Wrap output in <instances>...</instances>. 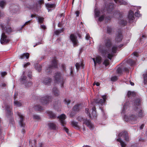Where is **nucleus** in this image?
Here are the masks:
<instances>
[{
	"label": "nucleus",
	"mask_w": 147,
	"mask_h": 147,
	"mask_svg": "<svg viewBox=\"0 0 147 147\" xmlns=\"http://www.w3.org/2000/svg\"><path fill=\"white\" fill-rule=\"evenodd\" d=\"M102 13H103V15L100 16H99L98 18V21L101 22L103 20L105 17V20H110L111 18L113 17V16H112V17H111V16H106V15H107V14H106V13L104 12Z\"/></svg>",
	"instance_id": "nucleus-21"
},
{
	"label": "nucleus",
	"mask_w": 147,
	"mask_h": 147,
	"mask_svg": "<svg viewBox=\"0 0 147 147\" xmlns=\"http://www.w3.org/2000/svg\"><path fill=\"white\" fill-rule=\"evenodd\" d=\"M30 63L29 62H28L24 64V67H27L28 66L30 65Z\"/></svg>",
	"instance_id": "nucleus-60"
},
{
	"label": "nucleus",
	"mask_w": 147,
	"mask_h": 147,
	"mask_svg": "<svg viewBox=\"0 0 147 147\" xmlns=\"http://www.w3.org/2000/svg\"><path fill=\"white\" fill-rule=\"evenodd\" d=\"M71 124L74 127H77L78 123L75 121H73L71 122Z\"/></svg>",
	"instance_id": "nucleus-54"
},
{
	"label": "nucleus",
	"mask_w": 147,
	"mask_h": 147,
	"mask_svg": "<svg viewBox=\"0 0 147 147\" xmlns=\"http://www.w3.org/2000/svg\"><path fill=\"white\" fill-rule=\"evenodd\" d=\"M0 86L2 87H5L6 86V84L4 82H3L1 83Z\"/></svg>",
	"instance_id": "nucleus-61"
},
{
	"label": "nucleus",
	"mask_w": 147,
	"mask_h": 147,
	"mask_svg": "<svg viewBox=\"0 0 147 147\" xmlns=\"http://www.w3.org/2000/svg\"><path fill=\"white\" fill-rule=\"evenodd\" d=\"M57 118L59 119V121L62 126H63V129L67 134L69 133L68 129L65 127V125L66 123L65 119L66 116L64 114H62L58 116Z\"/></svg>",
	"instance_id": "nucleus-8"
},
{
	"label": "nucleus",
	"mask_w": 147,
	"mask_h": 147,
	"mask_svg": "<svg viewBox=\"0 0 147 147\" xmlns=\"http://www.w3.org/2000/svg\"><path fill=\"white\" fill-rule=\"evenodd\" d=\"M55 81L56 82L60 84L61 88L63 87L64 81L61 73L58 72L54 76Z\"/></svg>",
	"instance_id": "nucleus-7"
},
{
	"label": "nucleus",
	"mask_w": 147,
	"mask_h": 147,
	"mask_svg": "<svg viewBox=\"0 0 147 147\" xmlns=\"http://www.w3.org/2000/svg\"><path fill=\"white\" fill-rule=\"evenodd\" d=\"M130 104L129 101H126L123 106L121 114L124 121L134 124L137 123L138 117L141 118L144 116V113L141 109L138 108L141 105L140 99L133 101L132 105L133 110H130Z\"/></svg>",
	"instance_id": "nucleus-1"
},
{
	"label": "nucleus",
	"mask_w": 147,
	"mask_h": 147,
	"mask_svg": "<svg viewBox=\"0 0 147 147\" xmlns=\"http://www.w3.org/2000/svg\"><path fill=\"white\" fill-rule=\"evenodd\" d=\"M100 108L101 111L102 113V119L103 120H105L107 118V116L104 110L101 107H100Z\"/></svg>",
	"instance_id": "nucleus-38"
},
{
	"label": "nucleus",
	"mask_w": 147,
	"mask_h": 147,
	"mask_svg": "<svg viewBox=\"0 0 147 147\" xmlns=\"http://www.w3.org/2000/svg\"><path fill=\"white\" fill-rule=\"evenodd\" d=\"M146 36L144 35H143L141 37L139 40V41L140 42V43H142L144 40L146 39Z\"/></svg>",
	"instance_id": "nucleus-41"
},
{
	"label": "nucleus",
	"mask_w": 147,
	"mask_h": 147,
	"mask_svg": "<svg viewBox=\"0 0 147 147\" xmlns=\"http://www.w3.org/2000/svg\"><path fill=\"white\" fill-rule=\"evenodd\" d=\"M43 42H42L41 41L40 42H39L36 44L34 46V47H35L36 46L39 45L40 44H42Z\"/></svg>",
	"instance_id": "nucleus-59"
},
{
	"label": "nucleus",
	"mask_w": 147,
	"mask_h": 147,
	"mask_svg": "<svg viewBox=\"0 0 147 147\" xmlns=\"http://www.w3.org/2000/svg\"><path fill=\"white\" fill-rule=\"evenodd\" d=\"M51 96H46L41 97L39 100L42 105H45L51 101Z\"/></svg>",
	"instance_id": "nucleus-15"
},
{
	"label": "nucleus",
	"mask_w": 147,
	"mask_h": 147,
	"mask_svg": "<svg viewBox=\"0 0 147 147\" xmlns=\"http://www.w3.org/2000/svg\"><path fill=\"white\" fill-rule=\"evenodd\" d=\"M77 120L80 122H83V124H86L90 129L93 130L94 127L90 121L86 118H84L81 116H79L77 118Z\"/></svg>",
	"instance_id": "nucleus-6"
},
{
	"label": "nucleus",
	"mask_w": 147,
	"mask_h": 147,
	"mask_svg": "<svg viewBox=\"0 0 147 147\" xmlns=\"http://www.w3.org/2000/svg\"><path fill=\"white\" fill-rule=\"evenodd\" d=\"M34 109L35 111H41L44 109L41 106L39 105L35 106L34 107Z\"/></svg>",
	"instance_id": "nucleus-35"
},
{
	"label": "nucleus",
	"mask_w": 147,
	"mask_h": 147,
	"mask_svg": "<svg viewBox=\"0 0 147 147\" xmlns=\"http://www.w3.org/2000/svg\"><path fill=\"white\" fill-rule=\"evenodd\" d=\"M7 74V73L5 72H3L1 73V75L2 76H4L5 75Z\"/></svg>",
	"instance_id": "nucleus-63"
},
{
	"label": "nucleus",
	"mask_w": 147,
	"mask_h": 147,
	"mask_svg": "<svg viewBox=\"0 0 147 147\" xmlns=\"http://www.w3.org/2000/svg\"><path fill=\"white\" fill-rule=\"evenodd\" d=\"M48 126L49 128L51 129L55 130L56 129V125L53 123H48Z\"/></svg>",
	"instance_id": "nucleus-36"
},
{
	"label": "nucleus",
	"mask_w": 147,
	"mask_h": 147,
	"mask_svg": "<svg viewBox=\"0 0 147 147\" xmlns=\"http://www.w3.org/2000/svg\"><path fill=\"white\" fill-rule=\"evenodd\" d=\"M10 40V38L6 35L5 32L3 31L0 40L1 43L2 45H5L8 43Z\"/></svg>",
	"instance_id": "nucleus-10"
},
{
	"label": "nucleus",
	"mask_w": 147,
	"mask_h": 147,
	"mask_svg": "<svg viewBox=\"0 0 147 147\" xmlns=\"http://www.w3.org/2000/svg\"><path fill=\"white\" fill-rule=\"evenodd\" d=\"M135 19L134 12L131 10L129 11L127 16L128 22L129 23L134 22L135 21Z\"/></svg>",
	"instance_id": "nucleus-17"
},
{
	"label": "nucleus",
	"mask_w": 147,
	"mask_h": 147,
	"mask_svg": "<svg viewBox=\"0 0 147 147\" xmlns=\"http://www.w3.org/2000/svg\"><path fill=\"white\" fill-rule=\"evenodd\" d=\"M117 73L118 74H121L122 73L123 70L120 68H118L116 71Z\"/></svg>",
	"instance_id": "nucleus-48"
},
{
	"label": "nucleus",
	"mask_w": 147,
	"mask_h": 147,
	"mask_svg": "<svg viewBox=\"0 0 147 147\" xmlns=\"http://www.w3.org/2000/svg\"><path fill=\"white\" fill-rule=\"evenodd\" d=\"M112 29L111 26H108L107 27V32L109 34L111 33Z\"/></svg>",
	"instance_id": "nucleus-44"
},
{
	"label": "nucleus",
	"mask_w": 147,
	"mask_h": 147,
	"mask_svg": "<svg viewBox=\"0 0 147 147\" xmlns=\"http://www.w3.org/2000/svg\"><path fill=\"white\" fill-rule=\"evenodd\" d=\"M29 54L28 53H23L20 56L19 58L21 59H23L25 57L28 59L29 57Z\"/></svg>",
	"instance_id": "nucleus-37"
},
{
	"label": "nucleus",
	"mask_w": 147,
	"mask_h": 147,
	"mask_svg": "<svg viewBox=\"0 0 147 147\" xmlns=\"http://www.w3.org/2000/svg\"><path fill=\"white\" fill-rule=\"evenodd\" d=\"M123 71H129V69L126 67H124L123 69Z\"/></svg>",
	"instance_id": "nucleus-62"
},
{
	"label": "nucleus",
	"mask_w": 147,
	"mask_h": 147,
	"mask_svg": "<svg viewBox=\"0 0 147 147\" xmlns=\"http://www.w3.org/2000/svg\"><path fill=\"white\" fill-rule=\"evenodd\" d=\"M0 26L2 30H3L4 28H5V32L8 34H9L11 33L13 31V28L9 26L5 27V25L3 23L0 24Z\"/></svg>",
	"instance_id": "nucleus-16"
},
{
	"label": "nucleus",
	"mask_w": 147,
	"mask_h": 147,
	"mask_svg": "<svg viewBox=\"0 0 147 147\" xmlns=\"http://www.w3.org/2000/svg\"><path fill=\"white\" fill-rule=\"evenodd\" d=\"M64 101L65 104H67V105L69 104L70 102V100L69 99H65L64 100Z\"/></svg>",
	"instance_id": "nucleus-50"
},
{
	"label": "nucleus",
	"mask_w": 147,
	"mask_h": 147,
	"mask_svg": "<svg viewBox=\"0 0 147 147\" xmlns=\"http://www.w3.org/2000/svg\"><path fill=\"white\" fill-rule=\"evenodd\" d=\"M70 38L74 46L78 45V41L77 39V36L74 34H72L70 35Z\"/></svg>",
	"instance_id": "nucleus-19"
},
{
	"label": "nucleus",
	"mask_w": 147,
	"mask_h": 147,
	"mask_svg": "<svg viewBox=\"0 0 147 147\" xmlns=\"http://www.w3.org/2000/svg\"><path fill=\"white\" fill-rule=\"evenodd\" d=\"M42 83L46 85H50L52 81V79L49 77L43 78H42Z\"/></svg>",
	"instance_id": "nucleus-23"
},
{
	"label": "nucleus",
	"mask_w": 147,
	"mask_h": 147,
	"mask_svg": "<svg viewBox=\"0 0 147 147\" xmlns=\"http://www.w3.org/2000/svg\"><path fill=\"white\" fill-rule=\"evenodd\" d=\"M18 115L20 118L19 124L21 127H24L25 124L24 123V116L20 113L18 112Z\"/></svg>",
	"instance_id": "nucleus-24"
},
{
	"label": "nucleus",
	"mask_w": 147,
	"mask_h": 147,
	"mask_svg": "<svg viewBox=\"0 0 147 147\" xmlns=\"http://www.w3.org/2000/svg\"><path fill=\"white\" fill-rule=\"evenodd\" d=\"M31 21V20H30L27 22H26L25 23V24L21 26V27L20 28V29L22 30V28H23V27L24 26H25L26 25H28V24H30V23Z\"/></svg>",
	"instance_id": "nucleus-47"
},
{
	"label": "nucleus",
	"mask_w": 147,
	"mask_h": 147,
	"mask_svg": "<svg viewBox=\"0 0 147 147\" xmlns=\"http://www.w3.org/2000/svg\"><path fill=\"white\" fill-rule=\"evenodd\" d=\"M118 79V77L116 76H112L111 78V81L113 82H115Z\"/></svg>",
	"instance_id": "nucleus-42"
},
{
	"label": "nucleus",
	"mask_w": 147,
	"mask_h": 147,
	"mask_svg": "<svg viewBox=\"0 0 147 147\" xmlns=\"http://www.w3.org/2000/svg\"><path fill=\"white\" fill-rule=\"evenodd\" d=\"M40 28L45 30L46 29V26L45 25H41L40 26Z\"/></svg>",
	"instance_id": "nucleus-57"
},
{
	"label": "nucleus",
	"mask_w": 147,
	"mask_h": 147,
	"mask_svg": "<svg viewBox=\"0 0 147 147\" xmlns=\"http://www.w3.org/2000/svg\"><path fill=\"white\" fill-rule=\"evenodd\" d=\"M144 79V84H147V69L146 72L143 74V76Z\"/></svg>",
	"instance_id": "nucleus-39"
},
{
	"label": "nucleus",
	"mask_w": 147,
	"mask_h": 147,
	"mask_svg": "<svg viewBox=\"0 0 147 147\" xmlns=\"http://www.w3.org/2000/svg\"><path fill=\"white\" fill-rule=\"evenodd\" d=\"M75 66L77 71L80 68H84V65L83 63L81 62L76 63Z\"/></svg>",
	"instance_id": "nucleus-32"
},
{
	"label": "nucleus",
	"mask_w": 147,
	"mask_h": 147,
	"mask_svg": "<svg viewBox=\"0 0 147 147\" xmlns=\"http://www.w3.org/2000/svg\"><path fill=\"white\" fill-rule=\"evenodd\" d=\"M3 105H2L3 109H5L6 112V114L7 115H10L11 114V113L10 110V107L7 104H6L4 103Z\"/></svg>",
	"instance_id": "nucleus-22"
},
{
	"label": "nucleus",
	"mask_w": 147,
	"mask_h": 147,
	"mask_svg": "<svg viewBox=\"0 0 147 147\" xmlns=\"http://www.w3.org/2000/svg\"><path fill=\"white\" fill-rule=\"evenodd\" d=\"M135 16L138 17H139L141 16V15L140 14L139 11H138L135 13Z\"/></svg>",
	"instance_id": "nucleus-51"
},
{
	"label": "nucleus",
	"mask_w": 147,
	"mask_h": 147,
	"mask_svg": "<svg viewBox=\"0 0 147 147\" xmlns=\"http://www.w3.org/2000/svg\"><path fill=\"white\" fill-rule=\"evenodd\" d=\"M45 5L49 12L51 11V8H55V4H49L48 3L45 4Z\"/></svg>",
	"instance_id": "nucleus-29"
},
{
	"label": "nucleus",
	"mask_w": 147,
	"mask_h": 147,
	"mask_svg": "<svg viewBox=\"0 0 147 147\" xmlns=\"http://www.w3.org/2000/svg\"><path fill=\"white\" fill-rule=\"evenodd\" d=\"M63 32L62 29H59L57 30H55L54 31V34L56 35H58L60 33Z\"/></svg>",
	"instance_id": "nucleus-43"
},
{
	"label": "nucleus",
	"mask_w": 147,
	"mask_h": 147,
	"mask_svg": "<svg viewBox=\"0 0 147 147\" xmlns=\"http://www.w3.org/2000/svg\"><path fill=\"white\" fill-rule=\"evenodd\" d=\"M36 19L39 24L42 23L44 21V18L40 16L36 17Z\"/></svg>",
	"instance_id": "nucleus-40"
},
{
	"label": "nucleus",
	"mask_w": 147,
	"mask_h": 147,
	"mask_svg": "<svg viewBox=\"0 0 147 147\" xmlns=\"http://www.w3.org/2000/svg\"><path fill=\"white\" fill-rule=\"evenodd\" d=\"M61 67L64 70H65V66L64 64H62L61 65Z\"/></svg>",
	"instance_id": "nucleus-64"
},
{
	"label": "nucleus",
	"mask_w": 147,
	"mask_h": 147,
	"mask_svg": "<svg viewBox=\"0 0 147 147\" xmlns=\"http://www.w3.org/2000/svg\"><path fill=\"white\" fill-rule=\"evenodd\" d=\"M131 147H141L139 146V144L137 143H135L133 144L131 146Z\"/></svg>",
	"instance_id": "nucleus-53"
},
{
	"label": "nucleus",
	"mask_w": 147,
	"mask_h": 147,
	"mask_svg": "<svg viewBox=\"0 0 147 147\" xmlns=\"http://www.w3.org/2000/svg\"><path fill=\"white\" fill-rule=\"evenodd\" d=\"M96 108L93 107L92 108V115H90L89 112V109L88 108L85 109V112L89 116V117L93 119H95L97 117V115L96 111Z\"/></svg>",
	"instance_id": "nucleus-11"
},
{
	"label": "nucleus",
	"mask_w": 147,
	"mask_h": 147,
	"mask_svg": "<svg viewBox=\"0 0 147 147\" xmlns=\"http://www.w3.org/2000/svg\"><path fill=\"white\" fill-rule=\"evenodd\" d=\"M20 82L21 83L24 84L26 88L30 86L32 84V83L30 80L28 81L26 77L25 76L22 77L20 79Z\"/></svg>",
	"instance_id": "nucleus-13"
},
{
	"label": "nucleus",
	"mask_w": 147,
	"mask_h": 147,
	"mask_svg": "<svg viewBox=\"0 0 147 147\" xmlns=\"http://www.w3.org/2000/svg\"><path fill=\"white\" fill-rule=\"evenodd\" d=\"M86 39L87 40H88L90 38V37L88 34H86L85 37Z\"/></svg>",
	"instance_id": "nucleus-56"
},
{
	"label": "nucleus",
	"mask_w": 147,
	"mask_h": 147,
	"mask_svg": "<svg viewBox=\"0 0 147 147\" xmlns=\"http://www.w3.org/2000/svg\"><path fill=\"white\" fill-rule=\"evenodd\" d=\"M57 63L55 59L52 60L51 65H49L45 71L48 74H49L52 72L53 68H57Z\"/></svg>",
	"instance_id": "nucleus-9"
},
{
	"label": "nucleus",
	"mask_w": 147,
	"mask_h": 147,
	"mask_svg": "<svg viewBox=\"0 0 147 147\" xmlns=\"http://www.w3.org/2000/svg\"><path fill=\"white\" fill-rule=\"evenodd\" d=\"M27 75L29 78L31 79L32 77V72L30 71H29L28 72Z\"/></svg>",
	"instance_id": "nucleus-55"
},
{
	"label": "nucleus",
	"mask_w": 147,
	"mask_h": 147,
	"mask_svg": "<svg viewBox=\"0 0 147 147\" xmlns=\"http://www.w3.org/2000/svg\"><path fill=\"white\" fill-rule=\"evenodd\" d=\"M6 4V1L5 0H2L0 1V7L2 8H3ZM2 15L0 11V19L2 17Z\"/></svg>",
	"instance_id": "nucleus-33"
},
{
	"label": "nucleus",
	"mask_w": 147,
	"mask_h": 147,
	"mask_svg": "<svg viewBox=\"0 0 147 147\" xmlns=\"http://www.w3.org/2000/svg\"><path fill=\"white\" fill-rule=\"evenodd\" d=\"M123 39V36L121 33V29L118 30L116 34L115 38V41L117 42H121Z\"/></svg>",
	"instance_id": "nucleus-20"
},
{
	"label": "nucleus",
	"mask_w": 147,
	"mask_h": 147,
	"mask_svg": "<svg viewBox=\"0 0 147 147\" xmlns=\"http://www.w3.org/2000/svg\"><path fill=\"white\" fill-rule=\"evenodd\" d=\"M94 17L96 20L97 18L99 17L100 15V12L97 7L95 6L94 10Z\"/></svg>",
	"instance_id": "nucleus-27"
},
{
	"label": "nucleus",
	"mask_w": 147,
	"mask_h": 147,
	"mask_svg": "<svg viewBox=\"0 0 147 147\" xmlns=\"http://www.w3.org/2000/svg\"><path fill=\"white\" fill-rule=\"evenodd\" d=\"M113 17L118 18V23L121 26H125L127 23V22L126 19H121L123 18L122 13H120L118 11H114L113 14Z\"/></svg>",
	"instance_id": "nucleus-4"
},
{
	"label": "nucleus",
	"mask_w": 147,
	"mask_h": 147,
	"mask_svg": "<svg viewBox=\"0 0 147 147\" xmlns=\"http://www.w3.org/2000/svg\"><path fill=\"white\" fill-rule=\"evenodd\" d=\"M60 104V102L59 100H58L57 101V103L56 102L55 103H54L53 104V105L54 107H56L59 106Z\"/></svg>",
	"instance_id": "nucleus-49"
},
{
	"label": "nucleus",
	"mask_w": 147,
	"mask_h": 147,
	"mask_svg": "<svg viewBox=\"0 0 147 147\" xmlns=\"http://www.w3.org/2000/svg\"><path fill=\"white\" fill-rule=\"evenodd\" d=\"M46 113L51 118L54 119L56 118V114L53 113L52 111H47Z\"/></svg>",
	"instance_id": "nucleus-28"
},
{
	"label": "nucleus",
	"mask_w": 147,
	"mask_h": 147,
	"mask_svg": "<svg viewBox=\"0 0 147 147\" xmlns=\"http://www.w3.org/2000/svg\"><path fill=\"white\" fill-rule=\"evenodd\" d=\"M52 93L55 96H57L59 94V92L57 88L54 87L53 89Z\"/></svg>",
	"instance_id": "nucleus-31"
},
{
	"label": "nucleus",
	"mask_w": 147,
	"mask_h": 147,
	"mask_svg": "<svg viewBox=\"0 0 147 147\" xmlns=\"http://www.w3.org/2000/svg\"><path fill=\"white\" fill-rule=\"evenodd\" d=\"M18 92H15L14 94V104L15 106L17 107H20L23 105V102L21 100H18L16 99L18 95Z\"/></svg>",
	"instance_id": "nucleus-14"
},
{
	"label": "nucleus",
	"mask_w": 147,
	"mask_h": 147,
	"mask_svg": "<svg viewBox=\"0 0 147 147\" xmlns=\"http://www.w3.org/2000/svg\"><path fill=\"white\" fill-rule=\"evenodd\" d=\"M118 136V138L116 139L117 141L120 143L121 147H125L126 144L122 140L121 138L124 139L126 141H129V139L127 132L126 131L121 132L119 134Z\"/></svg>",
	"instance_id": "nucleus-3"
},
{
	"label": "nucleus",
	"mask_w": 147,
	"mask_h": 147,
	"mask_svg": "<svg viewBox=\"0 0 147 147\" xmlns=\"http://www.w3.org/2000/svg\"><path fill=\"white\" fill-rule=\"evenodd\" d=\"M136 95V93L134 92H131L130 91H128L127 93V96H128V98H129L130 97H131L132 98L133 97L132 101L131 104H132L133 102V101H134L135 100L138 99V98H134V97Z\"/></svg>",
	"instance_id": "nucleus-26"
},
{
	"label": "nucleus",
	"mask_w": 147,
	"mask_h": 147,
	"mask_svg": "<svg viewBox=\"0 0 147 147\" xmlns=\"http://www.w3.org/2000/svg\"><path fill=\"white\" fill-rule=\"evenodd\" d=\"M132 54L134 56H135L136 57H138V53L137 52H135L134 53H133Z\"/></svg>",
	"instance_id": "nucleus-58"
},
{
	"label": "nucleus",
	"mask_w": 147,
	"mask_h": 147,
	"mask_svg": "<svg viewBox=\"0 0 147 147\" xmlns=\"http://www.w3.org/2000/svg\"><path fill=\"white\" fill-rule=\"evenodd\" d=\"M33 117L34 119L36 120H38L40 119V116L36 114H34L33 115Z\"/></svg>",
	"instance_id": "nucleus-45"
},
{
	"label": "nucleus",
	"mask_w": 147,
	"mask_h": 147,
	"mask_svg": "<svg viewBox=\"0 0 147 147\" xmlns=\"http://www.w3.org/2000/svg\"><path fill=\"white\" fill-rule=\"evenodd\" d=\"M115 3L120 5H126L127 3L123 0H114Z\"/></svg>",
	"instance_id": "nucleus-34"
},
{
	"label": "nucleus",
	"mask_w": 147,
	"mask_h": 147,
	"mask_svg": "<svg viewBox=\"0 0 147 147\" xmlns=\"http://www.w3.org/2000/svg\"><path fill=\"white\" fill-rule=\"evenodd\" d=\"M44 1L43 0H39L37 1V3L36 5L34 6L33 7H28L29 8L35 9V11H37L40 8L41 5L44 4Z\"/></svg>",
	"instance_id": "nucleus-18"
},
{
	"label": "nucleus",
	"mask_w": 147,
	"mask_h": 147,
	"mask_svg": "<svg viewBox=\"0 0 147 147\" xmlns=\"http://www.w3.org/2000/svg\"><path fill=\"white\" fill-rule=\"evenodd\" d=\"M127 63L131 65H133L135 63V62L132 60L131 59H129L127 61Z\"/></svg>",
	"instance_id": "nucleus-46"
},
{
	"label": "nucleus",
	"mask_w": 147,
	"mask_h": 147,
	"mask_svg": "<svg viewBox=\"0 0 147 147\" xmlns=\"http://www.w3.org/2000/svg\"><path fill=\"white\" fill-rule=\"evenodd\" d=\"M107 98V95H104L102 96V98L99 99L97 98L94 99V102L96 104L102 106L103 105H105Z\"/></svg>",
	"instance_id": "nucleus-12"
},
{
	"label": "nucleus",
	"mask_w": 147,
	"mask_h": 147,
	"mask_svg": "<svg viewBox=\"0 0 147 147\" xmlns=\"http://www.w3.org/2000/svg\"><path fill=\"white\" fill-rule=\"evenodd\" d=\"M114 6L113 3H110L107 5L105 3L101 9V11L102 13L104 12L106 14L111 13L114 9Z\"/></svg>",
	"instance_id": "nucleus-5"
},
{
	"label": "nucleus",
	"mask_w": 147,
	"mask_h": 147,
	"mask_svg": "<svg viewBox=\"0 0 147 147\" xmlns=\"http://www.w3.org/2000/svg\"><path fill=\"white\" fill-rule=\"evenodd\" d=\"M123 45V44H121L118 46L115 45L113 46L112 48L111 54H110L111 55H112V57L113 56V54L116 52L118 48H120L122 47Z\"/></svg>",
	"instance_id": "nucleus-25"
},
{
	"label": "nucleus",
	"mask_w": 147,
	"mask_h": 147,
	"mask_svg": "<svg viewBox=\"0 0 147 147\" xmlns=\"http://www.w3.org/2000/svg\"><path fill=\"white\" fill-rule=\"evenodd\" d=\"M36 69L39 72H40L41 70V66L40 65H38L36 67Z\"/></svg>",
	"instance_id": "nucleus-52"
},
{
	"label": "nucleus",
	"mask_w": 147,
	"mask_h": 147,
	"mask_svg": "<svg viewBox=\"0 0 147 147\" xmlns=\"http://www.w3.org/2000/svg\"><path fill=\"white\" fill-rule=\"evenodd\" d=\"M82 108V106L80 104H77L74 106L73 110L75 111H78Z\"/></svg>",
	"instance_id": "nucleus-30"
},
{
	"label": "nucleus",
	"mask_w": 147,
	"mask_h": 147,
	"mask_svg": "<svg viewBox=\"0 0 147 147\" xmlns=\"http://www.w3.org/2000/svg\"><path fill=\"white\" fill-rule=\"evenodd\" d=\"M104 44H100L99 45L97 49L98 52L101 53L102 56H107V58L103 59L100 57H96L93 58L95 67L97 64H102L105 67L107 66L109 64V59L111 60L112 57V55L109 53L112 45L111 39L109 37H107L104 40Z\"/></svg>",
	"instance_id": "nucleus-2"
}]
</instances>
